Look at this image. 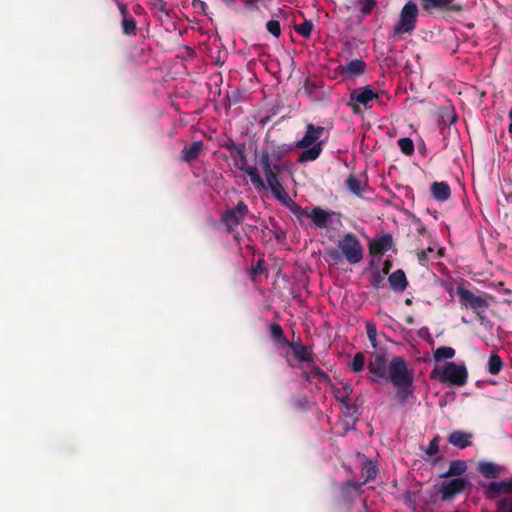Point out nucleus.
<instances>
[{
	"label": "nucleus",
	"mask_w": 512,
	"mask_h": 512,
	"mask_svg": "<svg viewBox=\"0 0 512 512\" xmlns=\"http://www.w3.org/2000/svg\"><path fill=\"white\" fill-rule=\"evenodd\" d=\"M292 212L298 217H308L311 219L315 227L317 228H329L333 222V219L336 218L337 223H340L341 214L335 211H326L319 206H314L311 210L307 208H301L298 205L292 209Z\"/></svg>",
	"instance_id": "5"
},
{
	"label": "nucleus",
	"mask_w": 512,
	"mask_h": 512,
	"mask_svg": "<svg viewBox=\"0 0 512 512\" xmlns=\"http://www.w3.org/2000/svg\"><path fill=\"white\" fill-rule=\"evenodd\" d=\"M508 117H509L510 121H512V107L510 108V110L508 112Z\"/></svg>",
	"instance_id": "57"
},
{
	"label": "nucleus",
	"mask_w": 512,
	"mask_h": 512,
	"mask_svg": "<svg viewBox=\"0 0 512 512\" xmlns=\"http://www.w3.org/2000/svg\"><path fill=\"white\" fill-rule=\"evenodd\" d=\"M248 214L247 204L244 201H239L235 207L226 209L221 214L220 222L224 225L227 233H233Z\"/></svg>",
	"instance_id": "7"
},
{
	"label": "nucleus",
	"mask_w": 512,
	"mask_h": 512,
	"mask_svg": "<svg viewBox=\"0 0 512 512\" xmlns=\"http://www.w3.org/2000/svg\"><path fill=\"white\" fill-rule=\"evenodd\" d=\"M366 333L367 337L371 343V345L375 348L377 347V328L374 322L368 321L366 322Z\"/></svg>",
	"instance_id": "36"
},
{
	"label": "nucleus",
	"mask_w": 512,
	"mask_h": 512,
	"mask_svg": "<svg viewBox=\"0 0 512 512\" xmlns=\"http://www.w3.org/2000/svg\"><path fill=\"white\" fill-rule=\"evenodd\" d=\"M361 12L364 16L369 15L374 7L376 6V1L370 0H361Z\"/></svg>",
	"instance_id": "43"
},
{
	"label": "nucleus",
	"mask_w": 512,
	"mask_h": 512,
	"mask_svg": "<svg viewBox=\"0 0 512 512\" xmlns=\"http://www.w3.org/2000/svg\"><path fill=\"white\" fill-rule=\"evenodd\" d=\"M288 346L292 349L294 356L301 362L313 363L314 355L299 339L297 342H290Z\"/></svg>",
	"instance_id": "16"
},
{
	"label": "nucleus",
	"mask_w": 512,
	"mask_h": 512,
	"mask_svg": "<svg viewBox=\"0 0 512 512\" xmlns=\"http://www.w3.org/2000/svg\"><path fill=\"white\" fill-rule=\"evenodd\" d=\"M476 318L479 321L480 325L484 327H491L492 323L490 319L486 315V309H482L481 311L475 312Z\"/></svg>",
	"instance_id": "42"
},
{
	"label": "nucleus",
	"mask_w": 512,
	"mask_h": 512,
	"mask_svg": "<svg viewBox=\"0 0 512 512\" xmlns=\"http://www.w3.org/2000/svg\"><path fill=\"white\" fill-rule=\"evenodd\" d=\"M269 331L271 338L280 345H286L290 343L289 340L286 338L284 331L280 324L278 323H271L269 325Z\"/></svg>",
	"instance_id": "24"
},
{
	"label": "nucleus",
	"mask_w": 512,
	"mask_h": 512,
	"mask_svg": "<svg viewBox=\"0 0 512 512\" xmlns=\"http://www.w3.org/2000/svg\"><path fill=\"white\" fill-rule=\"evenodd\" d=\"M431 377L441 383L461 387L468 381V370L464 364L448 362L442 368H434Z\"/></svg>",
	"instance_id": "4"
},
{
	"label": "nucleus",
	"mask_w": 512,
	"mask_h": 512,
	"mask_svg": "<svg viewBox=\"0 0 512 512\" xmlns=\"http://www.w3.org/2000/svg\"><path fill=\"white\" fill-rule=\"evenodd\" d=\"M457 296L459 298V302L462 307L466 309L472 310L474 313L481 311L482 309H487L489 307V303L487 301L491 296H478L474 294L472 291L458 286L456 289Z\"/></svg>",
	"instance_id": "9"
},
{
	"label": "nucleus",
	"mask_w": 512,
	"mask_h": 512,
	"mask_svg": "<svg viewBox=\"0 0 512 512\" xmlns=\"http://www.w3.org/2000/svg\"><path fill=\"white\" fill-rule=\"evenodd\" d=\"M391 268H392V262L390 260H385L383 263L382 270L380 272L386 276L387 274H389Z\"/></svg>",
	"instance_id": "49"
},
{
	"label": "nucleus",
	"mask_w": 512,
	"mask_h": 512,
	"mask_svg": "<svg viewBox=\"0 0 512 512\" xmlns=\"http://www.w3.org/2000/svg\"><path fill=\"white\" fill-rule=\"evenodd\" d=\"M434 199L444 202L451 197V189L446 182H433L430 187Z\"/></svg>",
	"instance_id": "21"
},
{
	"label": "nucleus",
	"mask_w": 512,
	"mask_h": 512,
	"mask_svg": "<svg viewBox=\"0 0 512 512\" xmlns=\"http://www.w3.org/2000/svg\"><path fill=\"white\" fill-rule=\"evenodd\" d=\"M335 392H336V395H335L336 399L340 403H346V402L350 401V395L353 392V388L349 383H345L341 388L336 389Z\"/></svg>",
	"instance_id": "31"
},
{
	"label": "nucleus",
	"mask_w": 512,
	"mask_h": 512,
	"mask_svg": "<svg viewBox=\"0 0 512 512\" xmlns=\"http://www.w3.org/2000/svg\"><path fill=\"white\" fill-rule=\"evenodd\" d=\"M366 63L361 59H355L342 67L343 74L346 77H356L365 72Z\"/></svg>",
	"instance_id": "22"
},
{
	"label": "nucleus",
	"mask_w": 512,
	"mask_h": 512,
	"mask_svg": "<svg viewBox=\"0 0 512 512\" xmlns=\"http://www.w3.org/2000/svg\"><path fill=\"white\" fill-rule=\"evenodd\" d=\"M307 379H316L321 383L330 381L329 375L316 365H313L312 368L307 372Z\"/></svg>",
	"instance_id": "30"
},
{
	"label": "nucleus",
	"mask_w": 512,
	"mask_h": 512,
	"mask_svg": "<svg viewBox=\"0 0 512 512\" xmlns=\"http://www.w3.org/2000/svg\"><path fill=\"white\" fill-rule=\"evenodd\" d=\"M501 492L512 493V481L502 480L499 482H490L485 487V495L489 499L496 498Z\"/></svg>",
	"instance_id": "17"
},
{
	"label": "nucleus",
	"mask_w": 512,
	"mask_h": 512,
	"mask_svg": "<svg viewBox=\"0 0 512 512\" xmlns=\"http://www.w3.org/2000/svg\"><path fill=\"white\" fill-rule=\"evenodd\" d=\"M407 322H408V323H412V322H413V318H412V317H409V318L407 319Z\"/></svg>",
	"instance_id": "59"
},
{
	"label": "nucleus",
	"mask_w": 512,
	"mask_h": 512,
	"mask_svg": "<svg viewBox=\"0 0 512 512\" xmlns=\"http://www.w3.org/2000/svg\"><path fill=\"white\" fill-rule=\"evenodd\" d=\"M390 287L396 292H403L407 286L408 281L402 269H398L391 273L388 277Z\"/></svg>",
	"instance_id": "20"
},
{
	"label": "nucleus",
	"mask_w": 512,
	"mask_h": 512,
	"mask_svg": "<svg viewBox=\"0 0 512 512\" xmlns=\"http://www.w3.org/2000/svg\"><path fill=\"white\" fill-rule=\"evenodd\" d=\"M424 10L430 14L434 11L460 14L463 12V5L456 3L455 0H431Z\"/></svg>",
	"instance_id": "11"
},
{
	"label": "nucleus",
	"mask_w": 512,
	"mask_h": 512,
	"mask_svg": "<svg viewBox=\"0 0 512 512\" xmlns=\"http://www.w3.org/2000/svg\"><path fill=\"white\" fill-rule=\"evenodd\" d=\"M430 1L431 0H423L422 8L424 9L430 3Z\"/></svg>",
	"instance_id": "56"
},
{
	"label": "nucleus",
	"mask_w": 512,
	"mask_h": 512,
	"mask_svg": "<svg viewBox=\"0 0 512 512\" xmlns=\"http://www.w3.org/2000/svg\"><path fill=\"white\" fill-rule=\"evenodd\" d=\"M121 28L124 35L135 36L137 34V22L132 16L122 18Z\"/></svg>",
	"instance_id": "26"
},
{
	"label": "nucleus",
	"mask_w": 512,
	"mask_h": 512,
	"mask_svg": "<svg viewBox=\"0 0 512 512\" xmlns=\"http://www.w3.org/2000/svg\"><path fill=\"white\" fill-rule=\"evenodd\" d=\"M267 185L270 188L272 194L275 196L277 200H279L283 204H287L289 195L282 186L279 175L277 173L272 172V170L264 172Z\"/></svg>",
	"instance_id": "13"
},
{
	"label": "nucleus",
	"mask_w": 512,
	"mask_h": 512,
	"mask_svg": "<svg viewBox=\"0 0 512 512\" xmlns=\"http://www.w3.org/2000/svg\"><path fill=\"white\" fill-rule=\"evenodd\" d=\"M313 23L311 20H304L301 24L295 27L296 32L304 38L311 36Z\"/></svg>",
	"instance_id": "34"
},
{
	"label": "nucleus",
	"mask_w": 512,
	"mask_h": 512,
	"mask_svg": "<svg viewBox=\"0 0 512 512\" xmlns=\"http://www.w3.org/2000/svg\"><path fill=\"white\" fill-rule=\"evenodd\" d=\"M239 238H240L239 234L234 236V239L237 240V241L239 240Z\"/></svg>",
	"instance_id": "60"
},
{
	"label": "nucleus",
	"mask_w": 512,
	"mask_h": 512,
	"mask_svg": "<svg viewBox=\"0 0 512 512\" xmlns=\"http://www.w3.org/2000/svg\"><path fill=\"white\" fill-rule=\"evenodd\" d=\"M227 7L232 8L236 5L237 0H221Z\"/></svg>",
	"instance_id": "53"
},
{
	"label": "nucleus",
	"mask_w": 512,
	"mask_h": 512,
	"mask_svg": "<svg viewBox=\"0 0 512 512\" xmlns=\"http://www.w3.org/2000/svg\"><path fill=\"white\" fill-rule=\"evenodd\" d=\"M439 441H440V437L438 435H436L429 443L427 449H426V454L429 455V456H434L436 455L438 452H439Z\"/></svg>",
	"instance_id": "41"
},
{
	"label": "nucleus",
	"mask_w": 512,
	"mask_h": 512,
	"mask_svg": "<svg viewBox=\"0 0 512 512\" xmlns=\"http://www.w3.org/2000/svg\"><path fill=\"white\" fill-rule=\"evenodd\" d=\"M345 185L349 191H351L353 194L358 195V196H360L362 194V192L364 191L361 180L358 179L353 174H350L348 176V178L345 181Z\"/></svg>",
	"instance_id": "27"
},
{
	"label": "nucleus",
	"mask_w": 512,
	"mask_h": 512,
	"mask_svg": "<svg viewBox=\"0 0 512 512\" xmlns=\"http://www.w3.org/2000/svg\"><path fill=\"white\" fill-rule=\"evenodd\" d=\"M193 7L194 8H200L203 11V13L206 14L207 4L204 1L194 0L193 1Z\"/></svg>",
	"instance_id": "51"
},
{
	"label": "nucleus",
	"mask_w": 512,
	"mask_h": 512,
	"mask_svg": "<svg viewBox=\"0 0 512 512\" xmlns=\"http://www.w3.org/2000/svg\"><path fill=\"white\" fill-rule=\"evenodd\" d=\"M503 367V361L501 357L493 353L490 355L487 365V370L491 375H498Z\"/></svg>",
	"instance_id": "29"
},
{
	"label": "nucleus",
	"mask_w": 512,
	"mask_h": 512,
	"mask_svg": "<svg viewBox=\"0 0 512 512\" xmlns=\"http://www.w3.org/2000/svg\"><path fill=\"white\" fill-rule=\"evenodd\" d=\"M418 6L413 1H408L401 9L399 20L393 27V33L396 35L412 33L417 24Z\"/></svg>",
	"instance_id": "6"
},
{
	"label": "nucleus",
	"mask_w": 512,
	"mask_h": 512,
	"mask_svg": "<svg viewBox=\"0 0 512 512\" xmlns=\"http://www.w3.org/2000/svg\"><path fill=\"white\" fill-rule=\"evenodd\" d=\"M166 3L164 1H161L160 2V6H159V9L164 12L165 14H168L167 10H166Z\"/></svg>",
	"instance_id": "55"
},
{
	"label": "nucleus",
	"mask_w": 512,
	"mask_h": 512,
	"mask_svg": "<svg viewBox=\"0 0 512 512\" xmlns=\"http://www.w3.org/2000/svg\"><path fill=\"white\" fill-rule=\"evenodd\" d=\"M397 143H398L400 150L405 155L410 156L414 153V143L410 138H408V137L400 138Z\"/></svg>",
	"instance_id": "33"
},
{
	"label": "nucleus",
	"mask_w": 512,
	"mask_h": 512,
	"mask_svg": "<svg viewBox=\"0 0 512 512\" xmlns=\"http://www.w3.org/2000/svg\"><path fill=\"white\" fill-rule=\"evenodd\" d=\"M467 469V464L463 460H454L450 462L449 469L447 472L442 474V477L460 476Z\"/></svg>",
	"instance_id": "25"
},
{
	"label": "nucleus",
	"mask_w": 512,
	"mask_h": 512,
	"mask_svg": "<svg viewBox=\"0 0 512 512\" xmlns=\"http://www.w3.org/2000/svg\"><path fill=\"white\" fill-rule=\"evenodd\" d=\"M508 131H509V133L512 134V120L510 121V124L508 126Z\"/></svg>",
	"instance_id": "58"
},
{
	"label": "nucleus",
	"mask_w": 512,
	"mask_h": 512,
	"mask_svg": "<svg viewBox=\"0 0 512 512\" xmlns=\"http://www.w3.org/2000/svg\"><path fill=\"white\" fill-rule=\"evenodd\" d=\"M385 275H383L380 270H375L372 272L370 277V284L373 288L379 289L382 287L384 282Z\"/></svg>",
	"instance_id": "38"
},
{
	"label": "nucleus",
	"mask_w": 512,
	"mask_h": 512,
	"mask_svg": "<svg viewBox=\"0 0 512 512\" xmlns=\"http://www.w3.org/2000/svg\"><path fill=\"white\" fill-rule=\"evenodd\" d=\"M378 469L376 465L370 461L366 460L361 468V477L364 478V481L361 483H357L353 480H348L346 486L352 487L354 490H358L363 484L374 480L377 476Z\"/></svg>",
	"instance_id": "15"
},
{
	"label": "nucleus",
	"mask_w": 512,
	"mask_h": 512,
	"mask_svg": "<svg viewBox=\"0 0 512 512\" xmlns=\"http://www.w3.org/2000/svg\"><path fill=\"white\" fill-rule=\"evenodd\" d=\"M202 149V141L192 142L190 145H187L182 149L180 159L184 162L190 163L198 158Z\"/></svg>",
	"instance_id": "19"
},
{
	"label": "nucleus",
	"mask_w": 512,
	"mask_h": 512,
	"mask_svg": "<svg viewBox=\"0 0 512 512\" xmlns=\"http://www.w3.org/2000/svg\"><path fill=\"white\" fill-rule=\"evenodd\" d=\"M267 31L274 37L278 38L281 35V26L278 20H269L266 23Z\"/></svg>",
	"instance_id": "40"
},
{
	"label": "nucleus",
	"mask_w": 512,
	"mask_h": 512,
	"mask_svg": "<svg viewBox=\"0 0 512 512\" xmlns=\"http://www.w3.org/2000/svg\"><path fill=\"white\" fill-rule=\"evenodd\" d=\"M470 485L469 481L464 478H454L441 484L440 493L442 500L452 498L454 495L461 493Z\"/></svg>",
	"instance_id": "14"
},
{
	"label": "nucleus",
	"mask_w": 512,
	"mask_h": 512,
	"mask_svg": "<svg viewBox=\"0 0 512 512\" xmlns=\"http://www.w3.org/2000/svg\"><path fill=\"white\" fill-rule=\"evenodd\" d=\"M478 471L487 479H495L500 475V467L492 462H480Z\"/></svg>",
	"instance_id": "23"
},
{
	"label": "nucleus",
	"mask_w": 512,
	"mask_h": 512,
	"mask_svg": "<svg viewBox=\"0 0 512 512\" xmlns=\"http://www.w3.org/2000/svg\"><path fill=\"white\" fill-rule=\"evenodd\" d=\"M293 406L296 410L305 412L310 409V403L305 395H298L293 398Z\"/></svg>",
	"instance_id": "35"
},
{
	"label": "nucleus",
	"mask_w": 512,
	"mask_h": 512,
	"mask_svg": "<svg viewBox=\"0 0 512 512\" xmlns=\"http://www.w3.org/2000/svg\"><path fill=\"white\" fill-rule=\"evenodd\" d=\"M264 270L263 261L259 260L256 265H254L251 269L252 275H258L262 273Z\"/></svg>",
	"instance_id": "48"
},
{
	"label": "nucleus",
	"mask_w": 512,
	"mask_h": 512,
	"mask_svg": "<svg viewBox=\"0 0 512 512\" xmlns=\"http://www.w3.org/2000/svg\"><path fill=\"white\" fill-rule=\"evenodd\" d=\"M259 165L261 166L263 173L272 169L271 155L268 151H262Z\"/></svg>",
	"instance_id": "37"
},
{
	"label": "nucleus",
	"mask_w": 512,
	"mask_h": 512,
	"mask_svg": "<svg viewBox=\"0 0 512 512\" xmlns=\"http://www.w3.org/2000/svg\"><path fill=\"white\" fill-rule=\"evenodd\" d=\"M326 129L324 126H316L312 123L306 124L304 136L295 144L297 148L304 149L298 156L299 163L315 161L323 151L324 141L320 140Z\"/></svg>",
	"instance_id": "3"
},
{
	"label": "nucleus",
	"mask_w": 512,
	"mask_h": 512,
	"mask_svg": "<svg viewBox=\"0 0 512 512\" xmlns=\"http://www.w3.org/2000/svg\"><path fill=\"white\" fill-rule=\"evenodd\" d=\"M115 2L120 11V14L122 15V18L131 16L129 14L126 4H124L123 2H120L119 0H115Z\"/></svg>",
	"instance_id": "47"
},
{
	"label": "nucleus",
	"mask_w": 512,
	"mask_h": 512,
	"mask_svg": "<svg viewBox=\"0 0 512 512\" xmlns=\"http://www.w3.org/2000/svg\"><path fill=\"white\" fill-rule=\"evenodd\" d=\"M472 438V433L457 430L449 435L448 442L459 449H465L472 444Z\"/></svg>",
	"instance_id": "18"
},
{
	"label": "nucleus",
	"mask_w": 512,
	"mask_h": 512,
	"mask_svg": "<svg viewBox=\"0 0 512 512\" xmlns=\"http://www.w3.org/2000/svg\"><path fill=\"white\" fill-rule=\"evenodd\" d=\"M378 97L379 94L369 85L355 88L350 93V102L348 105L355 114H358L361 112L359 105H362L365 109H370L372 108V101Z\"/></svg>",
	"instance_id": "8"
},
{
	"label": "nucleus",
	"mask_w": 512,
	"mask_h": 512,
	"mask_svg": "<svg viewBox=\"0 0 512 512\" xmlns=\"http://www.w3.org/2000/svg\"><path fill=\"white\" fill-rule=\"evenodd\" d=\"M365 356L362 352H358L354 355L352 361L349 364L351 370L355 373H359L364 369Z\"/></svg>",
	"instance_id": "32"
},
{
	"label": "nucleus",
	"mask_w": 512,
	"mask_h": 512,
	"mask_svg": "<svg viewBox=\"0 0 512 512\" xmlns=\"http://www.w3.org/2000/svg\"><path fill=\"white\" fill-rule=\"evenodd\" d=\"M283 169V166L279 164H273L272 163V172L277 173L279 175L280 171Z\"/></svg>",
	"instance_id": "54"
},
{
	"label": "nucleus",
	"mask_w": 512,
	"mask_h": 512,
	"mask_svg": "<svg viewBox=\"0 0 512 512\" xmlns=\"http://www.w3.org/2000/svg\"><path fill=\"white\" fill-rule=\"evenodd\" d=\"M289 150V147H277L272 150V157L275 160L280 161Z\"/></svg>",
	"instance_id": "44"
},
{
	"label": "nucleus",
	"mask_w": 512,
	"mask_h": 512,
	"mask_svg": "<svg viewBox=\"0 0 512 512\" xmlns=\"http://www.w3.org/2000/svg\"><path fill=\"white\" fill-rule=\"evenodd\" d=\"M497 512H512V497H503L497 502Z\"/></svg>",
	"instance_id": "39"
},
{
	"label": "nucleus",
	"mask_w": 512,
	"mask_h": 512,
	"mask_svg": "<svg viewBox=\"0 0 512 512\" xmlns=\"http://www.w3.org/2000/svg\"><path fill=\"white\" fill-rule=\"evenodd\" d=\"M238 157V162L235 163V166L242 172H244L246 175L249 176L251 183L259 189H266V183L260 176L258 170L256 167L249 166L247 155L245 151V144L240 143L238 151L236 152Z\"/></svg>",
	"instance_id": "10"
},
{
	"label": "nucleus",
	"mask_w": 512,
	"mask_h": 512,
	"mask_svg": "<svg viewBox=\"0 0 512 512\" xmlns=\"http://www.w3.org/2000/svg\"><path fill=\"white\" fill-rule=\"evenodd\" d=\"M407 304H411V301L409 299L406 300Z\"/></svg>",
	"instance_id": "61"
},
{
	"label": "nucleus",
	"mask_w": 512,
	"mask_h": 512,
	"mask_svg": "<svg viewBox=\"0 0 512 512\" xmlns=\"http://www.w3.org/2000/svg\"><path fill=\"white\" fill-rule=\"evenodd\" d=\"M368 380L377 383L386 379L396 388V400L399 406H404L409 398H414V372L408 368L406 360L395 356L387 363L382 354H376L368 363Z\"/></svg>",
	"instance_id": "1"
},
{
	"label": "nucleus",
	"mask_w": 512,
	"mask_h": 512,
	"mask_svg": "<svg viewBox=\"0 0 512 512\" xmlns=\"http://www.w3.org/2000/svg\"><path fill=\"white\" fill-rule=\"evenodd\" d=\"M326 253L335 264L346 260L350 265H356L363 260L364 248L358 237L348 232L339 238L335 247L326 249Z\"/></svg>",
	"instance_id": "2"
},
{
	"label": "nucleus",
	"mask_w": 512,
	"mask_h": 512,
	"mask_svg": "<svg viewBox=\"0 0 512 512\" xmlns=\"http://www.w3.org/2000/svg\"><path fill=\"white\" fill-rule=\"evenodd\" d=\"M455 353V349L452 347L440 346L434 351L433 356L436 362H441L443 360L453 358Z\"/></svg>",
	"instance_id": "28"
},
{
	"label": "nucleus",
	"mask_w": 512,
	"mask_h": 512,
	"mask_svg": "<svg viewBox=\"0 0 512 512\" xmlns=\"http://www.w3.org/2000/svg\"><path fill=\"white\" fill-rule=\"evenodd\" d=\"M342 405L344 406V414L346 416H353L357 412V406L353 404L351 401L342 403Z\"/></svg>",
	"instance_id": "45"
},
{
	"label": "nucleus",
	"mask_w": 512,
	"mask_h": 512,
	"mask_svg": "<svg viewBox=\"0 0 512 512\" xmlns=\"http://www.w3.org/2000/svg\"><path fill=\"white\" fill-rule=\"evenodd\" d=\"M447 121L449 122V124L455 123L457 121V114L454 111L447 114Z\"/></svg>",
	"instance_id": "52"
},
{
	"label": "nucleus",
	"mask_w": 512,
	"mask_h": 512,
	"mask_svg": "<svg viewBox=\"0 0 512 512\" xmlns=\"http://www.w3.org/2000/svg\"><path fill=\"white\" fill-rule=\"evenodd\" d=\"M393 237L390 233H383L374 237L368 245L371 256H381L393 246Z\"/></svg>",
	"instance_id": "12"
},
{
	"label": "nucleus",
	"mask_w": 512,
	"mask_h": 512,
	"mask_svg": "<svg viewBox=\"0 0 512 512\" xmlns=\"http://www.w3.org/2000/svg\"><path fill=\"white\" fill-rule=\"evenodd\" d=\"M221 146L223 148L228 149L229 151H238L239 144H236L233 139H228L226 142L222 143Z\"/></svg>",
	"instance_id": "46"
},
{
	"label": "nucleus",
	"mask_w": 512,
	"mask_h": 512,
	"mask_svg": "<svg viewBox=\"0 0 512 512\" xmlns=\"http://www.w3.org/2000/svg\"><path fill=\"white\" fill-rule=\"evenodd\" d=\"M417 257L421 265H425V263L428 261L427 252L425 250L419 251L417 253Z\"/></svg>",
	"instance_id": "50"
}]
</instances>
